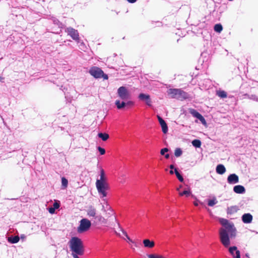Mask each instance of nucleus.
<instances>
[{
    "label": "nucleus",
    "mask_w": 258,
    "mask_h": 258,
    "mask_svg": "<svg viewBox=\"0 0 258 258\" xmlns=\"http://www.w3.org/2000/svg\"><path fill=\"white\" fill-rule=\"evenodd\" d=\"M69 245L72 253L82 255L84 253V246L82 240L78 237H73L69 241Z\"/></svg>",
    "instance_id": "obj_1"
},
{
    "label": "nucleus",
    "mask_w": 258,
    "mask_h": 258,
    "mask_svg": "<svg viewBox=\"0 0 258 258\" xmlns=\"http://www.w3.org/2000/svg\"><path fill=\"white\" fill-rule=\"evenodd\" d=\"M167 94L172 98L179 100H184L188 98V94L180 89H169Z\"/></svg>",
    "instance_id": "obj_2"
},
{
    "label": "nucleus",
    "mask_w": 258,
    "mask_h": 258,
    "mask_svg": "<svg viewBox=\"0 0 258 258\" xmlns=\"http://www.w3.org/2000/svg\"><path fill=\"white\" fill-rule=\"evenodd\" d=\"M90 74L95 78H102L104 80L108 79V76L99 68L93 67L89 70Z\"/></svg>",
    "instance_id": "obj_3"
},
{
    "label": "nucleus",
    "mask_w": 258,
    "mask_h": 258,
    "mask_svg": "<svg viewBox=\"0 0 258 258\" xmlns=\"http://www.w3.org/2000/svg\"><path fill=\"white\" fill-rule=\"evenodd\" d=\"M117 95L122 100L127 101L131 99V95L128 89L124 86L120 87L117 91Z\"/></svg>",
    "instance_id": "obj_4"
},
{
    "label": "nucleus",
    "mask_w": 258,
    "mask_h": 258,
    "mask_svg": "<svg viewBox=\"0 0 258 258\" xmlns=\"http://www.w3.org/2000/svg\"><path fill=\"white\" fill-rule=\"evenodd\" d=\"M80 224L78 227L77 231L79 233H82L88 231L91 226V221L86 218H83L80 221Z\"/></svg>",
    "instance_id": "obj_5"
},
{
    "label": "nucleus",
    "mask_w": 258,
    "mask_h": 258,
    "mask_svg": "<svg viewBox=\"0 0 258 258\" xmlns=\"http://www.w3.org/2000/svg\"><path fill=\"white\" fill-rule=\"evenodd\" d=\"M227 231L226 229L221 228L220 230V241L222 244L225 246L228 247L230 243L229 237L227 233Z\"/></svg>",
    "instance_id": "obj_6"
},
{
    "label": "nucleus",
    "mask_w": 258,
    "mask_h": 258,
    "mask_svg": "<svg viewBox=\"0 0 258 258\" xmlns=\"http://www.w3.org/2000/svg\"><path fill=\"white\" fill-rule=\"evenodd\" d=\"M96 186L98 192L101 194L103 197L107 196L106 190L109 189V185L107 183H102L99 181H96Z\"/></svg>",
    "instance_id": "obj_7"
},
{
    "label": "nucleus",
    "mask_w": 258,
    "mask_h": 258,
    "mask_svg": "<svg viewBox=\"0 0 258 258\" xmlns=\"http://www.w3.org/2000/svg\"><path fill=\"white\" fill-rule=\"evenodd\" d=\"M220 224L225 227L226 231L229 233H232L235 231V228H234V224L230 223L228 220L224 218H220L219 219Z\"/></svg>",
    "instance_id": "obj_8"
},
{
    "label": "nucleus",
    "mask_w": 258,
    "mask_h": 258,
    "mask_svg": "<svg viewBox=\"0 0 258 258\" xmlns=\"http://www.w3.org/2000/svg\"><path fill=\"white\" fill-rule=\"evenodd\" d=\"M66 32H67L68 34L70 35L73 40L77 41H79V34L77 30L72 27H68L66 29Z\"/></svg>",
    "instance_id": "obj_9"
},
{
    "label": "nucleus",
    "mask_w": 258,
    "mask_h": 258,
    "mask_svg": "<svg viewBox=\"0 0 258 258\" xmlns=\"http://www.w3.org/2000/svg\"><path fill=\"white\" fill-rule=\"evenodd\" d=\"M87 215L89 218H96L97 211L96 208L92 205H90L87 207L86 210Z\"/></svg>",
    "instance_id": "obj_10"
},
{
    "label": "nucleus",
    "mask_w": 258,
    "mask_h": 258,
    "mask_svg": "<svg viewBox=\"0 0 258 258\" xmlns=\"http://www.w3.org/2000/svg\"><path fill=\"white\" fill-rule=\"evenodd\" d=\"M189 113L192 114V115L198 119H199L201 122L203 124H206V121L204 117L196 110L192 109V108H189Z\"/></svg>",
    "instance_id": "obj_11"
},
{
    "label": "nucleus",
    "mask_w": 258,
    "mask_h": 258,
    "mask_svg": "<svg viewBox=\"0 0 258 258\" xmlns=\"http://www.w3.org/2000/svg\"><path fill=\"white\" fill-rule=\"evenodd\" d=\"M102 210L105 213V216L107 218L114 215V212L111 207L106 203L105 206H102Z\"/></svg>",
    "instance_id": "obj_12"
},
{
    "label": "nucleus",
    "mask_w": 258,
    "mask_h": 258,
    "mask_svg": "<svg viewBox=\"0 0 258 258\" xmlns=\"http://www.w3.org/2000/svg\"><path fill=\"white\" fill-rule=\"evenodd\" d=\"M139 98L140 100L146 101V103L147 105L151 106V100L149 95L141 93L139 95Z\"/></svg>",
    "instance_id": "obj_13"
},
{
    "label": "nucleus",
    "mask_w": 258,
    "mask_h": 258,
    "mask_svg": "<svg viewBox=\"0 0 258 258\" xmlns=\"http://www.w3.org/2000/svg\"><path fill=\"white\" fill-rule=\"evenodd\" d=\"M227 181L229 184H235L239 181L238 176L235 174H230L227 178Z\"/></svg>",
    "instance_id": "obj_14"
},
{
    "label": "nucleus",
    "mask_w": 258,
    "mask_h": 258,
    "mask_svg": "<svg viewBox=\"0 0 258 258\" xmlns=\"http://www.w3.org/2000/svg\"><path fill=\"white\" fill-rule=\"evenodd\" d=\"M229 252L233 255V258H240V251L237 250L236 246H232L229 248Z\"/></svg>",
    "instance_id": "obj_15"
},
{
    "label": "nucleus",
    "mask_w": 258,
    "mask_h": 258,
    "mask_svg": "<svg viewBox=\"0 0 258 258\" xmlns=\"http://www.w3.org/2000/svg\"><path fill=\"white\" fill-rule=\"evenodd\" d=\"M157 118L162 127V132H163L164 134L167 133L168 131V127L166 122L163 119V118L161 116L159 115H157Z\"/></svg>",
    "instance_id": "obj_16"
},
{
    "label": "nucleus",
    "mask_w": 258,
    "mask_h": 258,
    "mask_svg": "<svg viewBox=\"0 0 258 258\" xmlns=\"http://www.w3.org/2000/svg\"><path fill=\"white\" fill-rule=\"evenodd\" d=\"M252 216L249 213L244 214L242 216V220L244 223H250L252 220Z\"/></svg>",
    "instance_id": "obj_17"
},
{
    "label": "nucleus",
    "mask_w": 258,
    "mask_h": 258,
    "mask_svg": "<svg viewBox=\"0 0 258 258\" xmlns=\"http://www.w3.org/2000/svg\"><path fill=\"white\" fill-rule=\"evenodd\" d=\"M143 243L144 247L149 248H152L155 246V242L153 240H150L149 239H145L143 240Z\"/></svg>",
    "instance_id": "obj_18"
},
{
    "label": "nucleus",
    "mask_w": 258,
    "mask_h": 258,
    "mask_svg": "<svg viewBox=\"0 0 258 258\" xmlns=\"http://www.w3.org/2000/svg\"><path fill=\"white\" fill-rule=\"evenodd\" d=\"M239 209L237 206H233L230 207H228L227 209V213L228 215H233L236 213Z\"/></svg>",
    "instance_id": "obj_19"
},
{
    "label": "nucleus",
    "mask_w": 258,
    "mask_h": 258,
    "mask_svg": "<svg viewBox=\"0 0 258 258\" xmlns=\"http://www.w3.org/2000/svg\"><path fill=\"white\" fill-rule=\"evenodd\" d=\"M126 101L125 100H122L121 102L119 100H117L115 102V104L118 109H121L126 105Z\"/></svg>",
    "instance_id": "obj_20"
},
{
    "label": "nucleus",
    "mask_w": 258,
    "mask_h": 258,
    "mask_svg": "<svg viewBox=\"0 0 258 258\" xmlns=\"http://www.w3.org/2000/svg\"><path fill=\"white\" fill-rule=\"evenodd\" d=\"M234 191L236 194H242L245 192V188L241 185H236L233 188Z\"/></svg>",
    "instance_id": "obj_21"
},
{
    "label": "nucleus",
    "mask_w": 258,
    "mask_h": 258,
    "mask_svg": "<svg viewBox=\"0 0 258 258\" xmlns=\"http://www.w3.org/2000/svg\"><path fill=\"white\" fill-rule=\"evenodd\" d=\"M216 172L219 174H223L226 171V168L225 166L222 164H219L216 167Z\"/></svg>",
    "instance_id": "obj_22"
},
{
    "label": "nucleus",
    "mask_w": 258,
    "mask_h": 258,
    "mask_svg": "<svg viewBox=\"0 0 258 258\" xmlns=\"http://www.w3.org/2000/svg\"><path fill=\"white\" fill-rule=\"evenodd\" d=\"M97 181H99L102 183H107L106 181V178L105 176V172L104 170L101 168L100 170V179H97Z\"/></svg>",
    "instance_id": "obj_23"
},
{
    "label": "nucleus",
    "mask_w": 258,
    "mask_h": 258,
    "mask_svg": "<svg viewBox=\"0 0 258 258\" xmlns=\"http://www.w3.org/2000/svg\"><path fill=\"white\" fill-rule=\"evenodd\" d=\"M216 95L221 98H225L227 96V93L223 90L217 91Z\"/></svg>",
    "instance_id": "obj_24"
},
{
    "label": "nucleus",
    "mask_w": 258,
    "mask_h": 258,
    "mask_svg": "<svg viewBox=\"0 0 258 258\" xmlns=\"http://www.w3.org/2000/svg\"><path fill=\"white\" fill-rule=\"evenodd\" d=\"M98 137L100 138L103 141H106L108 139L109 136L108 134L106 133H99L98 135Z\"/></svg>",
    "instance_id": "obj_25"
},
{
    "label": "nucleus",
    "mask_w": 258,
    "mask_h": 258,
    "mask_svg": "<svg viewBox=\"0 0 258 258\" xmlns=\"http://www.w3.org/2000/svg\"><path fill=\"white\" fill-rule=\"evenodd\" d=\"M214 30L218 33H220L223 30V27L220 24H217L214 26Z\"/></svg>",
    "instance_id": "obj_26"
},
{
    "label": "nucleus",
    "mask_w": 258,
    "mask_h": 258,
    "mask_svg": "<svg viewBox=\"0 0 258 258\" xmlns=\"http://www.w3.org/2000/svg\"><path fill=\"white\" fill-rule=\"evenodd\" d=\"M192 144L196 148H200L201 146V142L199 140L195 139L192 141Z\"/></svg>",
    "instance_id": "obj_27"
},
{
    "label": "nucleus",
    "mask_w": 258,
    "mask_h": 258,
    "mask_svg": "<svg viewBox=\"0 0 258 258\" xmlns=\"http://www.w3.org/2000/svg\"><path fill=\"white\" fill-rule=\"evenodd\" d=\"M174 172L175 173V175H176L177 178L178 179V180L180 182H183V180H184L183 178L181 176V175L178 172V171H177V169L176 168L174 169Z\"/></svg>",
    "instance_id": "obj_28"
},
{
    "label": "nucleus",
    "mask_w": 258,
    "mask_h": 258,
    "mask_svg": "<svg viewBox=\"0 0 258 258\" xmlns=\"http://www.w3.org/2000/svg\"><path fill=\"white\" fill-rule=\"evenodd\" d=\"M61 184H62V186H63V188H66L68 186V181L67 179H66L64 177L61 178Z\"/></svg>",
    "instance_id": "obj_29"
},
{
    "label": "nucleus",
    "mask_w": 258,
    "mask_h": 258,
    "mask_svg": "<svg viewBox=\"0 0 258 258\" xmlns=\"http://www.w3.org/2000/svg\"><path fill=\"white\" fill-rule=\"evenodd\" d=\"M217 201L216 200V198H214L212 200H210L208 201V205L209 206L213 207L217 203Z\"/></svg>",
    "instance_id": "obj_30"
},
{
    "label": "nucleus",
    "mask_w": 258,
    "mask_h": 258,
    "mask_svg": "<svg viewBox=\"0 0 258 258\" xmlns=\"http://www.w3.org/2000/svg\"><path fill=\"white\" fill-rule=\"evenodd\" d=\"M182 151L180 148H176L174 151V155L176 157H178L182 155Z\"/></svg>",
    "instance_id": "obj_31"
},
{
    "label": "nucleus",
    "mask_w": 258,
    "mask_h": 258,
    "mask_svg": "<svg viewBox=\"0 0 258 258\" xmlns=\"http://www.w3.org/2000/svg\"><path fill=\"white\" fill-rule=\"evenodd\" d=\"M191 194L190 191L189 190H184L182 192H179V195L180 196H183V195H185L186 197L189 196Z\"/></svg>",
    "instance_id": "obj_32"
},
{
    "label": "nucleus",
    "mask_w": 258,
    "mask_h": 258,
    "mask_svg": "<svg viewBox=\"0 0 258 258\" xmlns=\"http://www.w3.org/2000/svg\"><path fill=\"white\" fill-rule=\"evenodd\" d=\"M19 237L18 236H17L13 237L12 239H9V241H11L12 243H16L19 241Z\"/></svg>",
    "instance_id": "obj_33"
},
{
    "label": "nucleus",
    "mask_w": 258,
    "mask_h": 258,
    "mask_svg": "<svg viewBox=\"0 0 258 258\" xmlns=\"http://www.w3.org/2000/svg\"><path fill=\"white\" fill-rule=\"evenodd\" d=\"M98 150L99 151L101 155H104L105 153V149L100 147H98Z\"/></svg>",
    "instance_id": "obj_34"
},
{
    "label": "nucleus",
    "mask_w": 258,
    "mask_h": 258,
    "mask_svg": "<svg viewBox=\"0 0 258 258\" xmlns=\"http://www.w3.org/2000/svg\"><path fill=\"white\" fill-rule=\"evenodd\" d=\"M168 151V148H165L163 149H162L160 151V154L162 155H164L165 154V152H167Z\"/></svg>",
    "instance_id": "obj_35"
},
{
    "label": "nucleus",
    "mask_w": 258,
    "mask_h": 258,
    "mask_svg": "<svg viewBox=\"0 0 258 258\" xmlns=\"http://www.w3.org/2000/svg\"><path fill=\"white\" fill-rule=\"evenodd\" d=\"M53 208H54L55 209H57L59 207L60 205L59 203L55 202L53 203Z\"/></svg>",
    "instance_id": "obj_36"
},
{
    "label": "nucleus",
    "mask_w": 258,
    "mask_h": 258,
    "mask_svg": "<svg viewBox=\"0 0 258 258\" xmlns=\"http://www.w3.org/2000/svg\"><path fill=\"white\" fill-rule=\"evenodd\" d=\"M126 105H131V106H133L134 104V102H133L132 101H131L130 100H128L126 101Z\"/></svg>",
    "instance_id": "obj_37"
},
{
    "label": "nucleus",
    "mask_w": 258,
    "mask_h": 258,
    "mask_svg": "<svg viewBox=\"0 0 258 258\" xmlns=\"http://www.w3.org/2000/svg\"><path fill=\"white\" fill-rule=\"evenodd\" d=\"M120 230L122 231L123 234L126 236V237L129 240H131L130 237L128 236L127 233L124 231L122 228H120Z\"/></svg>",
    "instance_id": "obj_38"
},
{
    "label": "nucleus",
    "mask_w": 258,
    "mask_h": 258,
    "mask_svg": "<svg viewBox=\"0 0 258 258\" xmlns=\"http://www.w3.org/2000/svg\"><path fill=\"white\" fill-rule=\"evenodd\" d=\"M55 209L53 207L49 208L48 209V211L50 214H53L55 212Z\"/></svg>",
    "instance_id": "obj_39"
},
{
    "label": "nucleus",
    "mask_w": 258,
    "mask_h": 258,
    "mask_svg": "<svg viewBox=\"0 0 258 258\" xmlns=\"http://www.w3.org/2000/svg\"><path fill=\"white\" fill-rule=\"evenodd\" d=\"M80 46H82V47H81L80 48L82 49H83L84 48H86V46L85 45L84 43L83 42H81L80 44Z\"/></svg>",
    "instance_id": "obj_40"
},
{
    "label": "nucleus",
    "mask_w": 258,
    "mask_h": 258,
    "mask_svg": "<svg viewBox=\"0 0 258 258\" xmlns=\"http://www.w3.org/2000/svg\"><path fill=\"white\" fill-rule=\"evenodd\" d=\"M78 255H79L78 254L72 253V255L74 258H79V257L78 256Z\"/></svg>",
    "instance_id": "obj_41"
},
{
    "label": "nucleus",
    "mask_w": 258,
    "mask_h": 258,
    "mask_svg": "<svg viewBox=\"0 0 258 258\" xmlns=\"http://www.w3.org/2000/svg\"><path fill=\"white\" fill-rule=\"evenodd\" d=\"M137 0H127V1L130 3H134L137 2Z\"/></svg>",
    "instance_id": "obj_42"
},
{
    "label": "nucleus",
    "mask_w": 258,
    "mask_h": 258,
    "mask_svg": "<svg viewBox=\"0 0 258 258\" xmlns=\"http://www.w3.org/2000/svg\"><path fill=\"white\" fill-rule=\"evenodd\" d=\"M165 157L166 158V159H168L169 158V154H166L165 155Z\"/></svg>",
    "instance_id": "obj_43"
},
{
    "label": "nucleus",
    "mask_w": 258,
    "mask_h": 258,
    "mask_svg": "<svg viewBox=\"0 0 258 258\" xmlns=\"http://www.w3.org/2000/svg\"><path fill=\"white\" fill-rule=\"evenodd\" d=\"M194 204L195 206H198V203L197 201H196L194 203Z\"/></svg>",
    "instance_id": "obj_44"
},
{
    "label": "nucleus",
    "mask_w": 258,
    "mask_h": 258,
    "mask_svg": "<svg viewBox=\"0 0 258 258\" xmlns=\"http://www.w3.org/2000/svg\"><path fill=\"white\" fill-rule=\"evenodd\" d=\"M169 168L171 169H174V165H170V166H169Z\"/></svg>",
    "instance_id": "obj_45"
},
{
    "label": "nucleus",
    "mask_w": 258,
    "mask_h": 258,
    "mask_svg": "<svg viewBox=\"0 0 258 258\" xmlns=\"http://www.w3.org/2000/svg\"><path fill=\"white\" fill-rule=\"evenodd\" d=\"M182 187V185H180L179 187L177 188V191H179V189Z\"/></svg>",
    "instance_id": "obj_46"
},
{
    "label": "nucleus",
    "mask_w": 258,
    "mask_h": 258,
    "mask_svg": "<svg viewBox=\"0 0 258 258\" xmlns=\"http://www.w3.org/2000/svg\"><path fill=\"white\" fill-rule=\"evenodd\" d=\"M169 173H170V174H173V173H174V172H173V171L171 169V170L170 171Z\"/></svg>",
    "instance_id": "obj_47"
},
{
    "label": "nucleus",
    "mask_w": 258,
    "mask_h": 258,
    "mask_svg": "<svg viewBox=\"0 0 258 258\" xmlns=\"http://www.w3.org/2000/svg\"><path fill=\"white\" fill-rule=\"evenodd\" d=\"M3 80V78L0 77V81H1Z\"/></svg>",
    "instance_id": "obj_48"
}]
</instances>
